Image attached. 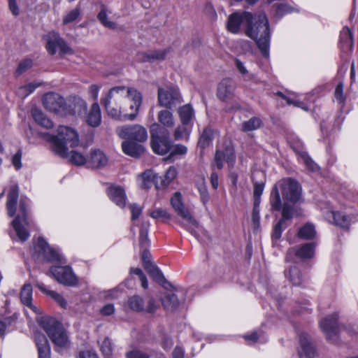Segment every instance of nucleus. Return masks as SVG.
I'll return each mask as SVG.
<instances>
[{
  "label": "nucleus",
  "instance_id": "1",
  "mask_svg": "<svg viewBox=\"0 0 358 358\" xmlns=\"http://www.w3.org/2000/svg\"><path fill=\"white\" fill-rule=\"evenodd\" d=\"M101 103L112 118L132 121L138 115L142 95L134 87L119 85L110 88Z\"/></svg>",
  "mask_w": 358,
  "mask_h": 358
},
{
  "label": "nucleus",
  "instance_id": "2",
  "mask_svg": "<svg viewBox=\"0 0 358 358\" xmlns=\"http://www.w3.org/2000/svg\"><path fill=\"white\" fill-rule=\"evenodd\" d=\"M301 199L300 184L294 179L286 178L279 180L273 186L271 193L270 203L273 210H282V206L287 203L299 209L301 214V208L296 206Z\"/></svg>",
  "mask_w": 358,
  "mask_h": 358
},
{
  "label": "nucleus",
  "instance_id": "3",
  "mask_svg": "<svg viewBox=\"0 0 358 358\" xmlns=\"http://www.w3.org/2000/svg\"><path fill=\"white\" fill-rule=\"evenodd\" d=\"M253 17L245 29V34L256 42L262 55L267 57L269 55L271 38L268 18L263 13H255Z\"/></svg>",
  "mask_w": 358,
  "mask_h": 358
},
{
  "label": "nucleus",
  "instance_id": "4",
  "mask_svg": "<svg viewBox=\"0 0 358 358\" xmlns=\"http://www.w3.org/2000/svg\"><path fill=\"white\" fill-rule=\"evenodd\" d=\"M57 132V136H52L50 138V141L53 151L61 157H65L69 148L78 145V134L75 129L66 126H59Z\"/></svg>",
  "mask_w": 358,
  "mask_h": 358
},
{
  "label": "nucleus",
  "instance_id": "5",
  "mask_svg": "<svg viewBox=\"0 0 358 358\" xmlns=\"http://www.w3.org/2000/svg\"><path fill=\"white\" fill-rule=\"evenodd\" d=\"M41 324L52 342L61 348H66L69 344V338L62 324L52 317H42Z\"/></svg>",
  "mask_w": 358,
  "mask_h": 358
},
{
  "label": "nucleus",
  "instance_id": "6",
  "mask_svg": "<svg viewBox=\"0 0 358 358\" xmlns=\"http://www.w3.org/2000/svg\"><path fill=\"white\" fill-rule=\"evenodd\" d=\"M169 130L162 128L159 124L155 123L151 126V147L155 153L164 155L171 150L172 142Z\"/></svg>",
  "mask_w": 358,
  "mask_h": 358
},
{
  "label": "nucleus",
  "instance_id": "7",
  "mask_svg": "<svg viewBox=\"0 0 358 358\" xmlns=\"http://www.w3.org/2000/svg\"><path fill=\"white\" fill-rule=\"evenodd\" d=\"M28 206L29 199L22 198L20 201L19 212L11 223L17 238L22 242L27 241L29 237V232L27 229L29 226L27 217Z\"/></svg>",
  "mask_w": 358,
  "mask_h": 358
},
{
  "label": "nucleus",
  "instance_id": "8",
  "mask_svg": "<svg viewBox=\"0 0 358 358\" xmlns=\"http://www.w3.org/2000/svg\"><path fill=\"white\" fill-rule=\"evenodd\" d=\"M49 273L59 284L68 287L78 285V278L70 266H52Z\"/></svg>",
  "mask_w": 358,
  "mask_h": 358
},
{
  "label": "nucleus",
  "instance_id": "9",
  "mask_svg": "<svg viewBox=\"0 0 358 358\" xmlns=\"http://www.w3.org/2000/svg\"><path fill=\"white\" fill-rule=\"evenodd\" d=\"M171 203L178 215L184 220L185 223L183 226L185 229L192 232L193 229L198 226V223L182 203L180 192L174 194L171 199Z\"/></svg>",
  "mask_w": 358,
  "mask_h": 358
},
{
  "label": "nucleus",
  "instance_id": "10",
  "mask_svg": "<svg viewBox=\"0 0 358 358\" xmlns=\"http://www.w3.org/2000/svg\"><path fill=\"white\" fill-rule=\"evenodd\" d=\"M44 39L46 41V50L52 55L57 51L61 55L71 52V49L57 32H49L44 36Z\"/></svg>",
  "mask_w": 358,
  "mask_h": 358
},
{
  "label": "nucleus",
  "instance_id": "11",
  "mask_svg": "<svg viewBox=\"0 0 358 358\" xmlns=\"http://www.w3.org/2000/svg\"><path fill=\"white\" fill-rule=\"evenodd\" d=\"M253 18V14L250 12H235L229 16L227 21V29L232 34L238 33L241 27H243L245 30L250 23L252 21Z\"/></svg>",
  "mask_w": 358,
  "mask_h": 358
},
{
  "label": "nucleus",
  "instance_id": "12",
  "mask_svg": "<svg viewBox=\"0 0 358 358\" xmlns=\"http://www.w3.org/2000/svg\"><path fill=\"white\" fill-rule=\"evenodd\" d=\"M158 101L160 106L171 109L181 103L182 99L177 88L166 86L158 89Z\"/></svg>",
  "mask_w": 358,
  "mask_h": 358
},
{
  "label": "nucleus",
  "instance_id": "13",
  "mask_svg": "<svg viewBox=\"0 0 358 358\" xmlns=\"http://www.w3.org/2000/svg\"><path fill=\"white\" fill-rule=\"evenodd\" d=\"M338 315L334 313L320 322V327L324 333L328 341L336 343L338 339V332L343 327L338 324Z\"/></svg>",
  "mask_w": 358,
  "mask_h": 358
},
{
  "label": "nucleus",
  "instance_id": "14",
  "mask_svg": "<svg viewBox=\"0 0 358 358\" xmlns=\"http://www.w3.org/2000/svg\"><path fill=\"white\" fill-rule=\"evenodd\" d=\"M34 250L38 257H42L48 262L63 263V257L60 252L50 247L43 238H38Z\"/></svg>",
  "mask_w": 358,
  "mask_h": 358
},
{
  "label": "nucleus",
  "instance_id": "15",
  "mask_svg": "<svg viewBox=\"0 0 358 358\" xmlns=\"http://www.w3.org/2000/svg\"><path fill=\"white\" fill-rule=\"evenodd\" d=\"M281 213L282 217L279 220V222L275 224L273 229V231L272 234V238L273 240H278L280 238L282 230L287 227V225L285 224V222L287 220H291L294 216L301 215L299 209L294 206H291L287 203H285L282 206Z\"/></svg>",
  "mask_w": 358,
  "mask_h": 358
},
{
  "label": "nucleus",
  "instance_id": "16",
  "mask_svg": "<svg viewBox=\"0 0 358 358\" xmlns=\"http://www.w3.org/2000/svg\"><path fill=\"white\" fill-rule=\"evenodd\" d=\"M281 213L282 217L279 220V222L275 224L273 229V231L272 234V238L273 240H278L280 238L282 230L287 227V225L285 224V222L287 220H291L294 216L301 215L299 209L294 206H291L287 203H285L282 206Z\"/></svg>",
  "mask_w": 358,
  "mask_h": 358
},
{
  "label": "nucleus",
  "instance_id": "17",
  "mask_svg": "<svg viewBox=\"0 0 358 358\" xmlns=\"http://www.w3.org/2000/svg\"><path fill=\"white\" fill-rule=\"evenodd\" d=\"M86 101L79 96H70L65 100L63 115L82 116L86 113Z\"/></svg>",
  "mask_w": 358,
  "mask_h": 358
},
{
  "label": "nucleus",
  "instance_id": "18",
  "mask_svg": "<svg viewBox=\"0 0 358 358\" xmlns=\"http://www.w3.org/2000/svg\"><path fill=\"white\" fill-rule=\"evenodd\" d=\"M119 135L122 138L134 140L138 142L145 141L148 138L147 130L139 124L121 127L119 131Z\"/></svg>",
  "mask_w": 358,
  "mask_h": 358
},
{
  "label": "nucleus",
  "instance_id": "19",
  "mask_svg": "<svg viewBox=\"0 0 358 358\" xmlns=\"http://www.w3.org/2000/svg\"><path fill=\"white\" fill-rule=\"evenodd\" d=\"M65 100L59 94L49 92L43 97V104L48 110L63 115Z\"/></svg>",
  "mask_w": 358,
  "mask_h": 358
},
{
  "label": "nucleus",
  "instance_id": "20",
  "mask_svg": "<svg viewBox=\"0 0 358 358\" xmlns=\"http://www.w3.org/2000/svg\"><path fill=\"white\" fill-rule=\"evenodd\" d=\"M291 148L295 151L298 156L299 162L303 163L306 167L310 171L318 170V166L309 157L306 152L303 150V143L298 138L289 141Z\"/></svg>",
  "mask_w": 358,
  "mask_h": 358
},
{
  "label": "nucleus",
  "instance_id": "21",
  "mask_svg": "<svg viewBox=\"0 0 358 358\" xmlns=\"http://www.w3.org/2000/svg\"><path fill=\"white\" fill-rule=\"evenodd\" d=\"M324 218L331 224L341 228H348L351 224L352 219L350 216L343 212L334 211L331 208L324 211Z\"/></svg>",
  "mask_w": 358,
  "mask_h": 358
},
{
  "label": "nucleus",
  "instance_id": "22",
  "mask_svg": "<svg viewBox=\"0 0 358 358\" xmlns=\"http://www.w3.org/2000/svg\"><path fill=\"white\" fill-rule=\"evenodd\" d=\"M128 306L133 310L145 311L148 313H154L157 308V305L153 299H150L145 304L143 299L139 296H133L129 298Z\"/></svg>",
  "mask_w": 358,
  "mask_h": 358
},
{
  "label": "nucleus",
  "instance_id": "23",
  "mask_svg": "<svg viewBox=\"0 0 358 358\" xmlns=\"http://www.w3.org/2000/svg\"><path fill=\"white\" fill-rule=\"evenodd\" d=\"M236 88L234 82L230 78H224L218 84L217 96L223 101H227L234 96Z\"/></svg>",
  "mask_w": 358,
  "mask_h": 358
},
{
  "label": "nucleus",
  "instance_id": "24",
  "mask_svg": "<svg viewBox=\"0 0 358 358\" xmlns=\"http://www.w3.org/2000/svg\"><path fill=\"white\" fill-rule=\"evenodd\" d=\"M315 245L313 243H305L301 245L297 250L291 248L287 251V259H289V257L295 254V255L302 259H310L315 254Z\"/></svg>",
  "mask_w": 358,
  "mask_h": 358
},
{
  "label": "nucleus",
  "instance_id": "25",
  "mask_svg": "<svg viewBox=\"0 0 358 358\" xmlns=\"http://www.w3.org/2000/svg\"><path fill=\"white\" fill-rule=\"evenodd\" d=\"M34 340L38 348V358H50V348L46 336L36 331L34 334Z\"/></svg>",
  "mask_w": 358,
  "mask_h": 358
},
{
  "label": "nucleus",
  "instance_id": "26",
  "mask_svg": "<svg viewBox=\"0 0 358 358\" xmlns=\"http://www.w3.org/2000/svg\"><path fill=\"white\" fill-rule=\"evenodd\" d=\"M22 303L32 310L35 314H41V310L32 303V287L30 284H24L20 292Z\"/></svg>",
  "mask_w": 358,
  "mask_h": 358
},
{
  "label": "nucleus",
  "instance_id": "27",
  "mask_svg": "<svg viewBox=\"0 0 358 358\" xmlns=\"http://www.w3.org/2000/svg\"><path fill=\"white\" fill-rule=\"evenodd\" d=\"M108 196L110 199L120 208H124L127 203L124 189L120 186H110L108 189Z\"/></svg>",
  "mask_w": 358,
  "mask_h": 358
},
{
  "label": "nucleus",
  "instance_id": "28",
  "mask_svg": "<svg viewBox=\"0 0 358 358\" xmlns=\"http://www.w3.org/2000/svg\"><path fill=\"white\" fill-rule=\"evenodd\" d=\"M159 179H161V177L154 173L152 170H146L138 178V182L143 189H149L152 185H155L158 188Z\"/></svg>",
  "mask_w": 358,
  "mask_h": 358
},
{
  "label": "nucleus",
  "instance_id": "29",
  "mask_svg": "<svg viewBox=\"0 0 358 358\" xmlns=\"http://www.w3.org/2000/svg\"><path fill=\"white\" fill-rule=\"evenodd\" d=\"M108 163V158L100 150H94L87 158V166L92 168H101Z\"/></svg>",
  "mask_w": 358,
  "mask_h": 358
},
{
  "label": "nucleus",
  "instance_id": "30",
  "mask_svg": "<svg viewBox=\"0 0 358 358\" xmlns=\"http://www.w3.org/2000/svg\"><path fill=\"white\" fill-rule=\"evenodd\" d=\"M143 266L150 275L155 280L161 284L165 289H168L169 287H171V284L165 280L162 271L152 262Z\"/></svg>",
  "mask_w": 358,
  "mask_h": 358
},
{
  "label": "nucleus",
  "instance_id": "31",
  "mask_svg": "<svg viewBox=\"0 0 358 358\" xmlns=\"http://www.w3.org/2000/svg\"><path fill=\"white\" fill-rule=\"evenodd\" d=\"M143 266L150 275L155 280L161 284L165 289H168L169 287H171V284L165 280L162 271L152 262Z\"/></svg>",
  "mask_w": 358,
  "mask_h": 358
},
{
  "label": "nucleus",
  "instance_id": "32",
  "mask_svg": "<svg viewBox=\"0 0 358 358\" xmlns=\"http://www.w3.org/2000/svg\"><path fill=\"white\" fill-rule=\"evenodd\" d=\"M143 266L150 275L155 280L161 284L165 289H168L169 287H171V284L165 280L162 271L152 262Z\"/></svg>",
  "mask_w": 358,
  "mask_h": 358
},
{
  "label": "nucleus",
  "instance_id": "33",
  "mask_svg": "<svg viewBox=\"0 0 358 358\" xmlns=\"http://www.w3.org/2000/svg\"><path fill=\"white\" fill-rule=\"evenodd\" d=\"M143 266L150 275L155 280L161 284L165 289H168L169 287H171V284L165 280L162 271L152 262Z\"/></svg>",
  "mask_w": 358,
  "mask_h": 358
},
{
  "label": "nucleus",
  "instance_id": "34",
  "mask_svg": "<svg viewBox=\"0 0 358 358\" xmlns=\"http://www.w3.org/2000/svg\"><path fill=\"white\" fill-rule=\"evenodd\" d=\"M339 47L344 52L351 51L353 48V37L351 30L345 27L341 31L339 38Z\"/></svg>",
  "mask_w": 358,
  "mask_h": 358
},
{
  "label": "nucleus",
  "instance_id": "35",
  "mask_svg": "<svg viewBox=\"0 0 358 358\" xmlns=\"http://www.w3.org/2000/svg\"><path fill=\"white\" fill-rule=\"evenodd\" d=\"M86 123L92 127H97L101 122V108L97 102H94L90 108L85 118Z\"/></svg>",
  "mask_w": 358,
  "mask_h": 358
},
{
  "label": "nucleus",
  "instance_id": "36",
  "mask_svg": "<svg viewBox=\"0 0 358 358\" xmlns=\"http://www.w3.org/2000/svg\"><path fill=\"white\" fill-rule=\"evenodd\" d=\"M122 148L124 154L133 157H140L145 151L142 145L132 141H124L122 144Z\"/></svg>",
  "mask_w": 358,
  "mask_h": 358
},
{
  "label": "nucleus",
  "instance_id": "37",
  "mask_svg": "<svg viewBox=\"0 0 358 358\" xmlns=\"http://www.w3.org/2000/svg\"><path fill=\"white\" fill-rule=\"evenodd\" d=\"M178 113L181 124L192 126L195 114L194 110L190 104H185L180 107L178 110Z\"/></svg>",
  "mask_w": 358,
  "mask_h": 358
},
{
  "label": "nucleus",
  "instance_id": "38",
  "mask_svg": "<svg viewBox=\"0 0 358 358\" xmlns=\"http://www.w3.org/2000/svg\"><path fill=\"white\" fill-rule=\"evenodd\" d=\"M18 187L17 185L13 186L7 196L6 208L9 217L15 215L16 212V203L18 199Z\"/></svg>",
  "mask_w": 358,
  "mask_h": 358
},
{
  "label": "nucleus",
  "instance_id": "39",
  "mask_svg": "<svg viewBox=\"0 0 358 358\" xmlns=\"http://www.w3.org/2000/svg\"><path fill=\"white\" fill-rule=\"evenodd\" d=\"M300 346L301 350L299 353L301 357L305 356L307 358H314L315 355V350L311 343L309 341L307 335L301 334L300 336Z\"/></svg>",
  "mask_w": 358,
  "mask_h": 358
},
{
  "label": "nucleus",
  "instance_id": "40",
  "mask_svg": "<svg viewBox=\"0 0 358 358\" xmlns=\"http://www.w3.org/2000/svg\"><path fill=\"white\" fill-rule=\"evenodd\" d=\"M36 287L43 293L50 296L54 299L62 308H66L68 303L66 300L63 297L62 295L58 292L52 290H49L45 285L42 282H37Z\"/></svg>",
  "mask_w": 358,
  "mask_h": 358
},
{
  "label": "nucleus",
  "instance_id": "41",
  "mask_svg": "<svg viewBox=\"0 0 358 358\" xmlns=\"http://www.w3.org/2000/svg\"><path fill=\"white\" fill-rule=\"evenodd\" d=\"M157 119L162 128L169 130L175 124V120L173 113L168 110H162L159 112Z\"/></svg>",
  "mask_w": 358,
  "mask_h": 358
},
{
  "label": "nucleus",
  "instance_id": "42",
  "mask_svg": "<svg viewBox=\"0 0 358 358\" xmlns=\"http://www.w3.org/2000/svg\"><path fill=\"white\" fill-rule=\"evenodd\" d=\"M110 12L106 8L105 6H102L101 10L97 15L99 22L106 28L110 29H115L117 27V23L108 19V14Z\"/></svg>",
  "mask_w": 358,
  "mask_h": 358
},
{
  "label": "nucleus",
  "instance_id": "43",
  "mask_svg": "<svg viewBox=\"0 0 358 358\" xmlns=\"http://www.w3.org/2000/svg\"><path fill=\"white\" fill-rule=\"evenodd\" d=\"M168 50H158L139 55V59L143 62H152L156 60H162L165 58Z\"/></svg>",
  "mask_w": 358,
  "mask_h": 358
},
{
  "label": "nucleus",
  "instance_id": "44",
  "mask_svg": "<svg viewBox=\"0 0 358 358\" xmlns=\"http://www.w3.org/2000/svg\"><path fill=\"white\" fill-rule=\"evenodd\" d=\"M213 134L214 131L211 128H205L199 137L198 146L201 148H205L209 146L212 143Z\"/></svg>",
  "mask_w": 358,
  "mask_h": 358
},
{
  "label": "nucleus",
  "instance_id": "45",
  "mask_svg": "<svg viewBox=\"0 0 358 358\" xmlns=\"http://www.w3.org/2000/svg\"><path fill=\"white\" fill-rule=\"evenodd\" d=\"M161 301L163 306L166 309H173L179 303L177 296L170 292H166L161 298Z\"/></svg>",
  "mask_w": 358,
  "mask_h": 358
},
{
  "label": "nucleus",
  "instance_id": "46",
  "mask_svg": "<svg viewBox=\"0 0 358 358\" xmlns=\"http://www.w3.org/2000/svg\"><path fill=\"white\" fill-rule=\"evenodd\" d=\"M316 234L315 227L312 223H306L301 227L298 232V236L303 239H312Z\"/></svg>",
  "mask_w": 358,
  "mask_h": 358
},
{
  "label": "nucleus",
  "instance_id": "47",
  "mask_svg": "<svg viewBox=\"0 0 358 358\" xmlns=\"http://www.w3.org/2000/svg\"><path fill=\"white\" fill-rule=\"evenodd\" d=\"M64 157L69 158L72 164L77 166L87 164V159L81 152L76 150H68V154Z\"/></svg>",
  "mask_w": 358,
  "mask_h": 358
},
{
  "label": "nucleus",
  "instance_id": "48",
  "mask_svg": "<svg viewBox=\"0 0 358 358\" xmlns=\"http://www.w3.org/2000/svg\"><path fill=\"white\" fill-rule=\"evenodd\" d=\"M41 83L34 81L18 88L17 94L21 98H25L31 94L37 87L41 85Z\"/></svg>",
  "mask_w": 358,
  "mask_h": 358
},
{
  "label": "nucleus",
  "instance_id": "49",
  "mask_svg": "<svg viewBox=\"0 0 358 358\" xmlns=\"http://www.w3.org/2000/svg\"><path fill=\"white\" fill-rule=\"evenodd\" d=\"M286 277H288L289 280L294 285L299 286L302 284L303 280V276L300 271L296 266H292L288 271L285 272Z\"/></svg>",
  "mask_w": 358,
  "mask_h": 358
},
{
  "label": "nucleus",
  "instance_id": "50",
  "mask_svg": "<svg viewBox=\"0 0 358 358\" xmlns=\"http://www.w3.org/2000/svg\"><path fill=\"white\" fill-rule=\"evenodd\" d=\"M273 7L274 8L273 15L277 18H280L285 14L291 13L294 10L289 5L282 3H276Z\"/></svg>",
  "mask_w": 358,
  "mask_h": 358
},
{
  "label": "nucleus",
  "instance_id": "51",
  "mask_svg": "<svg viewBox=\"0 0 358 358\" xmlns=\"http://www.w3.org/2000/svg\"><path fill=\"white\" fill-rule=\"evenodd\" d=\"M192 126L191 125H185L182 124L177 127L173 134L175 139H187L192 130Z\"/></svg>",
  "mask_w": 358,
  "mask_h": 358
},
{
  "label": "nucleus",
  "instance_id": "52",
  "mask_svg": "<svg viewBox=\"0 0 358 358\" xmlns=\"http://www.w3.org/2000/svg\"><path fill=\"white\" fill-rule=\"evenodd\" d=\"M234 64L238 72L243 76L245 80H251L255 78V75L247 70L245 64L239 59H235Z\"/></svg>",
  "mask_w": 358,
  "mask_h": 358
},
{
  "label": "nucleus",
  "instance_id": "53",
  "mask_svg": "<svg viewBox=\"0 0 358 358\" xmlns=\"http://www.w3.org/2000/svg\"><path fill=\"white\" fill-rule=\"evenodd\" d=\"M277 94L279 96L282 97L283 99L286 100L287 104H289V105L292 104L294 106L301 108V109H303V110H306V111L309 110V106H308V104L306 103H304V102L300 101L299 99H295L287 96L284 95L280 92H278L277 93Z\"/></svg>",
  "mask_w": 358,
  "mask_h": 358
},
{
  "label": "nucleus",
  "instance_id": "54",
  "mask_svg": "<svg viewBox=\"0 0 358 358\" xmlns=\"http://www.w3.org/2000/svg\"><path fill=\"white\" fill-rule=\"evenodd\" d=\"M150 216L155 220H161L163 222L169 220L171 215L166 210L163 208H156L150 213Z\"/></svg>",
  "mask_w": 358,
  "mask_h": 358
},
{
  "label": "nucleus",
  "instance_id": "55",
  "mask_svg": "<svg viewBox=\"0 0 358 358\" xmlns=\"http://www.w3.org/2000/svg\"><path fill=\"white\" fill-rule=\"evenodd\" d=\"M148 227L149 223H143L141 226L140 235H139V243L142 248H146L148 246L150 241L148 239Z\"/></svg>",
  "mask_w": 358,
  "mask_h": 358
},
{
  "label": "nucleus",
  "instance_id": "56",
  "mask_svg": "<svg viewBox=\"0 0 358 358\" xmlns=\"http://www.w3.org/2000/svg\"><path fill=\"white\" fill-rule=\"evenodd\" d=\"M261 120L257 117H252L249 120L244 122L242 124L243 130L250 131L258 129L261 125Z\"/></svg>",
  "mask_w": 358,
  "mask_h": 358
},
{
  "label": "nucleus",
  "instance_id": "57",
  "mask_svg": "<svg viewBox=\"0 0 358 358\" xmlns=\"http://www.w3.org/2000/svg\"><path fill=\"white\" fill-rule=\"evenodd\" d=\"M226 155L224 151L217 150L215 155L214 163L212 165V169L216 167L218 169H222L223 168L224 162H225Z\"/></svg>",
  "mask_w": 358,
  "mask_h": 358
},
{
  "label": "nucleus",
  "instance_id": "58",
  "mask_svg": "<svg viewBox=\"0 0 358 358\" xmlns=\"http://www.w3.org/2000/svg\"><path fill=\"white\" fill-rule=\"evenodd\" d=\"M101 351L105 358H110L112 355V346L110 340L105 338L100 344Z\"/></svg>",
  "mask_w": 358,
  "mask_h": 358
},
{
  "label": "nucleus",
  "instance_id": "59",
  "mask_svg": "<svg viewBox=\"0 0 358 358\" xmlns=\"http://www.w3.org/2000/svg\"><path fill=\"white\" fill-rule=\"evenodd\" d=\"M177 176V170L175 167L171 166L164 176V179H160L162 180V185L163 187L167 186Z\"/></svg>",
  "mask_w": 358,
  "mask_h": 358
},
{
  "label": "nucleus",
  "instance_id": "60",
  "mask_svg": "<svg viewBox=\"0 0 358 358\" xmlns=\"http://www.w3.org/2000/svg\"><path fill=\"white\" fill-rule=\"evenodd\" d=\"M80 10L78 7L71 10L63 17V24H66L74 22L80 16Z\"/></svg>",
  "mask_w": 358,
  "mask_h": 358
},
{
  "label": "nucleus",
  "instance_id": "61",
  "mask_svg": "<svg viewBox=\"0 0 358 358\" xmlns=\"http://www.w3.org/2000/svg\"><path fill=\"white\" fill-rule=\"evenodd\" d=\"M334 97L338 103L343 105L345 100V96L343 94V84L342 83L337 85L335 89Z\"/></svg>",
  "mask_w": 358,
  "mask_h": 358
},
{
  "label": "nucleus",
  "instance_id": "62",
  "mask_svg": "<svg viewBox=\"0 0 358 358\" xmlns=\"http://www.w3.org/2000/svg\"><path fill=\"white\" fill-rule=\"evenodd\" d=\"M101 88V85H97V84H92L89 86L87 90V93L89 96L95 101V102H97V99L99 96V91Z\"/></svg>",
  "mask_w": 358,
  "mask_h": 358
},
{
  "label": "nucleus",
  "instance_id": "63",
  "mask_svg": "<svg viewBox=\"0 0 358 358\" xmlns=\"http://www.w3.org/2000/svg\"><path fill=\"white\" fill-rule=\"evenodd\" d=\"M264 184L263 182H255L254 184V202L260 203V197L263 193Z\"/></svg>",
  "mask_w": 358,
  "mask_h": 358
},
{
  "label": "nucleus",
  "instance_id": "64",
  "mask_svg": "<svg viewBox=\"0 0 358 358\" xmlns=\"http://www.w3.org/2000/svg\"><path fill=\"white\" fill-rule=\"evenodd\" d=\"M33 62L31 59H27L22 61L16 70V73L20 75L32 66Z\"/></svg>",
  "mask_w": 358,
  "mask_h": 358
}]
</instances>
